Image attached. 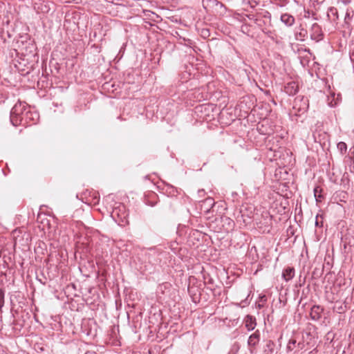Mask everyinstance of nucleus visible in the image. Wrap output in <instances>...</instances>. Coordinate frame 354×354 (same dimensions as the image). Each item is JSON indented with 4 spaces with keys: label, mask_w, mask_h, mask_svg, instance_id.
Wrapping results in <instances>:
<instances>
[{
    "label": "nucleus",
    "mask_w": 354,
    "mask_h": 354,
    "mask_svg": "<svg viewBox=\"0 0 354 354\" xmlns=\"http://www.w3.org/2000/svg\"><path fill=\"white\" fill-rule=\"evenodd\" d=\"M248 304H249V302L248 301V297H247L245 299L241 301V302L240 304H237V306H241V307H244L245 306H248Z\"/></svg>",
    "instance_id": "aec40b11"
},
{
    "label": "nucleus",
    "mask_w": 354,
    "mask_h": 354,
    "mask_svg": "<svg viewBox=\"0 0 354 354\" xmlns=\"http://www.w3.org/2000/svg\"><path fill=\"white\" fill-rule=\"evenodd\" d=\"M259 300H260V301H259L260 302H261V303L264 304V303H265V302H266V301H267V297H266L265 295H261V296L259 297Z\"/></svg>",
    "instance_id": "412c9836"
},
{
    "label": "nucleus",
    "mask_w": 354,
    "mask_h": 354,
    "mask_svg": "<svg viewBox=\"0 0 354 354\" xmlns=\"http://www.w3.org/2000/svg\"><path fill=\"white\" fill-rule=\"evenodd\" d=\"M337 148L341 153V154H344L347 150V145L344 142H339L337 145Z\"/></svg>",
    "instance_id": "dca6fc26"
},
{
    "label": "nucleus",
    "mask_w": 354,
    "mask_h": 354,
    "mask_svg": "<svg viewBox=\"0 0 354 354\" xmlns=\"http://www.w3.org/2000/svg\"><path fill=\"white\" fill-rule=\"evenodd\" d=\"M319 215L317 214L315 218V225L316 227H322L323 226V221L319 220Z\"/></svg>",
    "instance_id": "6ab92c4d"
},
{
    "label": "nucleus",
    "mask_w": 354,
    "mask_h": 354,
    "mask_svg": "<svg viewBox=\"0 0 354 354\" xmlns=\"http://www.w3.org/2000/svg\"><path fill=\"white\" fill-rule=\"evenodd\" d=\"M203 205L207 206V208L204 210L206 212H209L210 209L214 205L213 198H207L203 201Z\"/></svg>",
    "instance_id": "ddd939ff"
},
{
    "label": "nucleus",
    "mask_w": 354,
    "mask_h": 354,
    "mask_svg": "<svg viewBox=\"0 0 354 354\" xmlns=\"http://www.w3.org/2000/svg\"><path fill=\"white\" fill-rule=\"evenodd\" d=\"M85 354H95V353H93V352H87Z\"/></svg>",
    "instance_id": "bb28decb"
},
{
    "label": "nucleus",
    "mask_w": 354,
    "mask_h": 354,
    "mask_svg": "<svg viewBox=\"0 0 354 354\" xmlns=\"http://www.w3.org/2000/svg\"><path fill=\"white\" fill-rule=\"evenodd\" d=\"M225 219L227 222V224L229 225H233L234 222H233V221L231 218L226 217Z\"/></svg>",
    "instance_id": "4be33fe9"
},
{
    "label": "nucleus",
    "mask_w": 354,
    "mask_h": 354,
    "mask_svg": "<svg viewBox=\"0 0 354 354\" xmlns=\"http://www.w3.org/2000/svg\"><path fill=\"white\" fill-rule=\"evenodd\" d=\"M263 306V303H262V304H258V307H259V308H261Z\"/></svg>",
    "instance_id": "a878e982"
},
{
    "label": "nucleus",
    "mask_w": 354,
    "mask_h": 354,
    "mask_svg": "<svg viewBox=\"0 0 354 354\" xmlns=\"http://www.w3.org/2000/svg\"><path fill=\"white\" fill-rule=\"evenodd\" d=\"M299 90L298 85L295 82H290L284 86V91L289 95H295Z\"/></svg>",
    "instance_id": "0eeeda50"
},
{
    "label": "nucleus",
    "mask_w": 354,
    "mask_h": 354,
    "mask_svg": "<svg viewBox=\"0 0 354 354\" xmlns=\"http://www.w3.org/2000/svg\"><path fill=\"white\" fill-rule=\"evenodd\" d=\"M160 252L156 248H149L146 252L145 255L148 257L149 261H151L152 257L159 255Z\"/></svg>",
    "instance_id": "f8f14e48"
},
{
    "label": "nucleus",
    "mask_w": 354,
    "mask_h": 354,
    "mask_svg": "<svg viewBox=\"0 0 354 354\" xmlns=\"http://www.w3.org/2000/svg\"><path fill=\"white\" fill-rule=\"evenodd\" d=\"M202 33L204 37L209 36V30H203Z\"/></svg>",
    "instance_id": "b1692460"
},
{
    "label": "nucleus",
    "mask_w": 354,
    "mask_h": 354,
    "mask_svg": "<svg viewBox=\"0 0 354 354\" xmlns=\"http://www.w3.org/2000/svg\"><path fill=\"white\" fill-rule=\"evenodd\" d=\"M281 21L286 26L290 27L295 24V17L288 13H284L281 15Z\"/></svg>",
    "instance_id": "6e6552de"
},
{
    "label": "nucleus",
    "mask_w": 354,
    "mask_h": 354,
    "mask_svg": "<svg viewBox=\"0 0 354 354\" xmlns=\"http://www.w3.org/2000/svg\"><path fill=\"white\" fill-rule=\"evenodd\" d=\"M310 38L316 41H319L323 39L322 28L317 23L313 24L311 26Z\"/></svg>",
    "instance_id": "20e7f679"
},
{
    "label": "nucleus",
    "mask_w": 354,
    "mask_h": 354,
    "mask_svg": "<svg viewBox=\"0 0 354 354\" xmlns=\"http://www.w3.org/2000/svg\"><path fill=\"white\" fill-rule=\"evenodd\" d=\"M344 311V308L342 305H340L339 307L337 308V312L339 313H341Z\"/></svg>",
    "instance_id": "5701e85b"
},
{
    "label": "nucleus",
    "mask_w": 354,
    "mask_h": 354,
    "mask_svg": "<svg viewBox=\"0 0 354 354\" xmlns=\"http://www.w3.org/2000/svg\"><path fill=\"white\" fill-rule=\"evenodd\" d=\"M294 276L295 269L292 267H287L282 272V277L286 281L291 280Z\"/></svg>",
    "instance_id": "9b49d317"
},
{
    "label": "nucleus",
    "mask_w": 354,
    "mask_h": 354,
    "mask_svg": "<svg viewBox=\"0 0 354 354\" xmlns=\"http://www.w3.org/2000/svg\"><path fill=\"white\" fill-rule=\"evenodd\" d=\"M39 118V113L31 111L25 102H19L15 104L10 111V122L15 127L35 124Z\"/></svg>",
    "instance_id": "f257e3e1"
},
{
    "label": "nucleus",
    "mask_w": 354,
    "mask_h": 354,
    "mask_svg": "<svg viewBox=\"0 0 354 354\" xmlns=\"http://www.w3.org/2000/svg\"><path fill=\"white\" fill-rule=\"evenodd\" d=\"M353 15H354V12L353 10H351V9L346 10L344 19V23L342 24V27L344 29L348 30L349 32H351L353 29V27L351 26V21L353 17Z\"/></svg>",
    "instance_id": "39448f33"
},
{
    "label": "nucleus",
    "mask_w": 354,
    "mask_h": 354,
    "mask_svg": "<svg viewBox=\"0 0 354 354\" xmlns=\"http://www.w3.org/2000/svg\"><path fill=\"white\" fill-rule=\"evenodd\" d=\"M265 33H266L267 35H268V34H270V31L265 32Z\"/></svg>",
    "instance_id": "cd10ccee"
},
{
    "label": "nucleus",
    "mask_w": 354,
    "mask_h": 354,
    "mask_svg": "<svg viewBox=\"0 0 354 354\" xmlns=\"http://www.w3.org/2000/svg\"><path fill=\"white\" fill-rule=\"evenodd\" d=\"M245 328L250 331L256 326V319L251 315H247L244 319Z\"/></svg>",
    "instance_id": "9d476101"
},
{
    "label": "nucleus",
    "mask_w": 354,
    "mask_h": 354,
    "mask_svg": "<svg viewBox=\"0 0 354 354\" xmlns=\"http://www.w3.org/2000/svg\"><path fill=\"white\" fill-rule=\"evenodd\" d=\"M296 344V340L295 339H290L289 342H288V344L287 345V349L288 351H292L294 349V347H295V345Z\"/></svg>",
    "instance_id": "a211bd4d"
},
{
    "label": "nucleus",
    "mask_w": 354,
    "mask_h": 354,
    "mask_svg": "<svg viewBox=\"0 0 354 354\" xmlns=\"http://www.w3.org/2000/svg\"><path fill=\"white\" fill-rule=\"evenodd\" d=\"M328 104L330 106H333L336 105V102L333 103V102L331 101V102H328Z\"/></svg>",
    "instance_id": "393cba45"
},
{
    "label": "nucleus",
    "mask_w": 354,
    "mask_h": 354,
    "mask_svg": "<svg viewBox=\"0 0 354 354\" xmlns=\"http://www.w3.org/2000/svg\"><path fill=\"white\" fill-rule=\"evenodd\" d=\"M113 219L120 226H125L129 224V214L126 207L123 205L114 207L111 213Z\"/></svg>",
    "instance_id": "f03ea898"
},
{
    "label": "nucleus",
    "mask_w": 354,
    "mask_h": 354,
    "mask_svg": "<svg viewBox=\"0 0 354 354\" xmlns=\"http://www.w3.org/2000/svg\"><path fill=\"white\" fill-rule=\"evenodd\" d=\"M168 286L167 283L165 284L164 286L166 288Z\"/></svg>",
    "instance_id": "c85d7f7f"
},
{
    "label": "nucleus",
    "mask_w": 354,
    "mask_h": 354,
    "mask_svg": "<svg viewBox=\"0 0 354 354\" xmlns=\"http://www.w3.org/2000/svg\"><path fill=\"white\" fill-rule=\"evenodd\" d=\"M260 339V333L259 330L255 331L248 338V344L250 347H254L258 344Z\"/></svg>",
    "instance_id": "1a4fd4ad"
},
{
    "label": "nucleus",
    "mask_w": 354,
    "mask_h": 354,
    "mask_svg": "<svg viewBox=\"0 0 354 354\" xmlns=\"http://www.w3.org/2000/svg\"><path fill=\"white\" fill-rule=\"evenodd\" d=\"M4 297L5 292L3 289L0 288V311H1V309L4 306Z\"/></svg>",
    "instance_id": "f3484780"
},
{
    "label": "nucleus",
    "mask_w": 354,
    "mask_h": 354,
    "mask_svg": "<svg viewBox=\"0 0 354 354\" xmlns=\"http://www.w3.org/2000/svg\"><path fill=\"white\" fill-rule=\"evenodd\" d=\"M324 311V308L320 306L314 305L310 310V316L311 319L313 321H318L321 317L322 314Z\"/></svg>",
    "instance_id": "423d86ee"
},
{
    "label": "nucleus",
    "mask_w": 354,
    "mask_h": 354,
    "mask_svg": "<svg viewBox=\"0 0 354 354\" xmlns=\"http://www.w3.org/2000/svg\"><path fill=\"white\" fill-rule=\"evenodd\" d=\"M308 108V100L304 97H297L294 101L293 109H297L299 113H304Z\"/></svg>",
    "instance_id": "7ed1b4c3"
},
{
    "label": "nucleus",
    "mask_w": 354,
    "mask_h": 354,
    "mask_svg": "<svg viewBox=\"0 0 354 354\" xmlns=\"http://www.w3.org/2000/svg\"><path fill=\"white\" fill-rule=\"evenodd\" d=\"M322 189L319 187H316L314 189V196L315 198V200L317 203L322 201V198H323V196L322 195Z\"/></svg>",
    "instance_id": "4468645a"
},
{
    "label": "nucleus",
    "mask_w": 354,
    "mask_h": 354,
    "mask_svg": "<svg viewBox=\"0 0 354 354\" xmlns=\"http://www.w3.org/2000/svg\"><path fill=\"white\" fill-rule=\"evenodd\" d=\"M274 343L272 341H268L264 348V353L266 354H272L274 349Z\"/></svg>",
    "instance_id": "2eb2a0df"
}]
</instances>
